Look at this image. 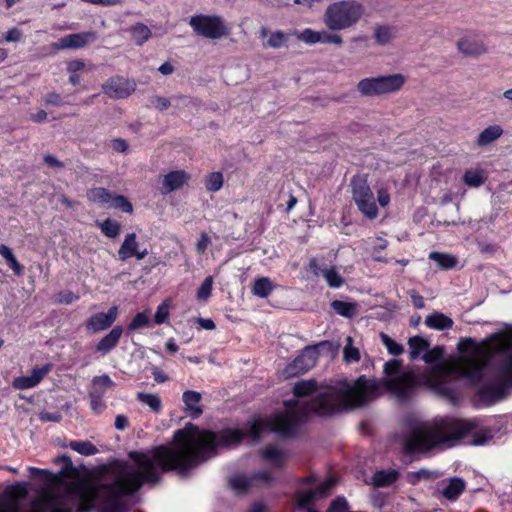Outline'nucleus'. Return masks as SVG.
I'll return each mask as SVG.
<instances>
[{
	"mask_svg": "<svg viewBox=\"0 0 512 512\" xmlns=\"http://www.w3.org/2000/svg\"><path fill=\"white\" fill-rule=\"evenodd\" d=\"M262 456L276 467H280L284 462L283 453L273 446L265 448L262 452Z\"/></svg>",
	"mask_w": 512,
	"mask_h": 512,
	"instance_id": "72a5a7b5",
	"label": "nucleus"
},
{
	"mask_svg": "<svg viewBox=\"0 0 512 512\" xmlns=\"http://www.w3.org/2000/svg\"><path fill=\"white\" fill-rule=\"evenodd\" d=\"M111 147L118 153H125L128 149V144L124 139H113L111 141Z\"/></svg>",
	"mask_w": 512,
	"mask_h": 512,
	"instance_id": "6e6d98bb",
	"label": "nucleus"
},
{
	"mask_svg": "<svg viewBox=\"0 0 512 512\" xmlns=\"http://www.w3.org/2000/svg\"><path fill=\"white\" fill-rule=\"evenodd\" d=\"M202 399V395L199 392L188 390L183 393L182 400L185 404V411L192 418H198L203 410L199 403Z\"/></svg>",
	"mask_w": 512,
	"mask_h": 512,
	"instance_id": "6ab92c4d",
	"label": "nucleus"
},
{
	"mask_svg": "<svg viewBox=\"0 0 512 512\" xmlns=\"http://www.w3.org/2000/svg\"><path fill=\"white\" fill-rule=\"evenodd\" d=\"M128 426V419L124 415H117L115 419V428L124 430Z\"/></svg>",
	"mask_w": 512,
	"mask_h": 512,
	"instance_id": "338daca9",
	"label": "nucleus"
},
{
	"mask_svg": "<svg viewBox=\"0 0 512 512\" xmlns=\"http://www.w3.org/2000/svg\"><path fill=\"white\" fill-rule=\"evenodd\" d=\"M108 208H117L126 213L132 212L133 209L132 204L122 195H113Z\"/></svg>",
	"mask_w": 512,
	"mask_h": 512,
	"instance_id": "4c0bfd02",
	"label": "nucleus"
},
{
	"mask_svg": "<svg viewBox=\"0 0 512 512\" xmlns=\"http://www.w3.org/2000/svg\"><path fill=\"white\" fill-rule=\"evenodd\" d=\"M93 34H68L58 44L62 49H78L93 41Z\"/></svg>",
	"mask_w": 512,
	"mask_h": 512,
	"instance_id": "aec40b11",
	"label": "nucleus"
},
{
	"mask_svg": "<svg viewBox=\"0 0 512 512\" xmlns=\"http://www.w3.org/2000/svg\"><path fill=\"white\" fill-rule=\"evenodd\" d=\"M43 160L51 168L62 169L64 167V164L53 155H45Z\"/></svg>",
	"mask_w": 512,
	"mask_h": 512,
	"instance_id": "bf43d9fd",
	"label": "nucleus"
},
{
	"mask_svg": "<svg viewBox=\"0 0 512 512\" xmlns=\"http://www.w3.org/2000/svg\"><path fill=\"white\" fill-rule=\"evenodd\" d=\"M152 374L154 376V379L158 383H164L168 381V376L160 369L154 367L152 370Z\"/></svg>",
	"mask_w": 512,
	"mask_h": 512,
	"instance_id": "0e129e2a",
	"label": "nucleus"
},
{
	"mask_svg": "<svg viewBox=\"0 0 512 512\" xmlns=\"http://www.w3.org/2000/svg\"><path fill=\"white\" fill-rule=\"evenodd\" d=\"M369 36L370 35H360V36L354 37L352 39L351 49L352 50H362V49L369 48L368 47Z\"/></svg>",
	"mask_w": 512,
	"mask_h": 512,
	"instance_id": "3c124183",
	"label": "nucleus"
},
{
	"mask_svg": "<svg viewBox=\"0 0 512 512\" xmlns=\"http://www.w3.org/2000/svg\"><path fill=\"white\" fill-rule=\"evenodd\" d=\"M443 353H444L443 348L440 346H436L429 351L428 350L425 351V354L423 355V360L426 363L436 362L442 358Z\"/></svg>",
	"mask_w": 512,
	"mask_h": 512,
	"instance_id": "a18cd8bd",
	"label": "nucleus"
},
{
	"mask_svg": "<svg viewBox=\"0 0 512 512\" xmlns=\"http://www.w3.org/2000/svg\"><path fill=\"white\" fill-rule=\"evenodd\" d=\"M409 295L411 297L412 303L417 309H422L425 306L424 299L421 295H419L415 290L409 291Z\"/></svg>",
	"mask_w": 512,
	"mask_h": 512,
	"instance_id": "052dcab7",
	"label": "nucleus"
},
{
	"mask_svg": "<svg viewBox=\"0 0 512 512\" xmlns=\"http://www.w3.org/2000/svg\"><path fill=\"white\" fill-rule=\"evenodd\" d=\"M320 272L330 287L338 288L343 285L344 279L339 275L335 268L324 269Z\"/></svg>",
	"mask_w": 512,
	"mask_h": 512,
	"instance_id": "c9c22d12",
	"label": "nucleus"
},
{
	"mask_svg": "<svg viewBox=\"0 0 512 512\" xmlns=\"http://www.w3.org/2000/svg\"><path fill=\"white\" fill-rule=\"evenodd\" d=\"M112 194L103 187H96L88 190L87 198L94 203H98L100 205L107 206L109 205Z\"/></svg>",
	"mask_w": 512,
	"mask_h": 512,
	"instance_id": "a878e982",
	"label": "nucleus"
},
{
	"mask_svg": "<svg viewBox=\"0 0 512 512\" xmlns=\"http://www.w3.org/2000/svg\"><path fill=\"white\" fill-rule=\"evenodd\" d=\"M113 386V381L107 375L95 377L92 381L93 395H102L107 389Z\"/></svg>",
	"mask_w": 512,
	"mask_h": 512,
	"instance_id": "473e14b6",
	"label": "nucleus"
},
{
	"mask_svg": "<svg viewBox=\"0 0 512 512\" xmlns=\"http://www.w3.org/2000/svg\"><path fill=\"white\" fill-rule=\"evenodd\" d=\"M211 240L210 237L206 233H201L200 239L196 244V250L199 254H204L207 247L210 245Z\"/></svg>",
	"mask_w": 512,
	"mask_h": 512,
	"instance_id": "5fc2aeb1",
	"label": "nucleus"
},
{
	"mask_svg": "<svg viewBox=\"0 0 512 512\" xmlns=\"http://www.w3.org/2000/svg\"><path fill=\"white\" fill-rule=\"evenodd\" d=\"M102 232L109 238H115L120 233V225L116 221L107 219L99 224Z\"/></svg>",
	"mask_w": 512,
	"mask_h": 512,
	"instance_id": "ea45409f",
	"label": "nucleus"
},
{
	"mask_svg": "<svg viewBox=\"0 0 512 512\" xmlns=\"http://www.w3.org/2000/svg\"><path fill=\"white\" fill-rule=\"evenodd\" d=\"M335 484L336 482L334 478L330 477L317 485L315 488H309L306 491H299L296 495V502L298 507L307 509V512H318L317 510L310 507V505L317 499L329 496Z\"/></svg>",
	"mask_w": 512,
	"mask_h": 512,
	"instance_id": "0eeeda50",
	"label": "nucleus"
},
{
	"mask_svg": "<svg viewBox=\"0 0 512 512\" xmlns=\"http://www.w3.org/2000/svg\"><path fill=\"white\" fill-rule=\"evenodd\" d=\"M398 475L394 469L378 471L373 475L372 483L375 487H386L394 483Z\"/></svg>",
	"mask_w": 512,
	"mask_h": 512,
	"instance_id": "b1692460",
	"label": "nucleus"
},
{
	"mask_svg": "<svg viewBox=\"0 0 512 512\" xmlns=\"http://www.w3.org/2000/svg\"><path fill=\"white\" fill-rule=\"evenodd\" d=\"M380 337H381L382 343L387 348L389 353H391L393 355H399L403 352V347L400 344L396 343L388 335L381 333Z\"/></svg>",
	"mask_w": 512,
	"mask_h": 512,
	"instance_id": "79ce46f5",
	"label": "nucleus"
},
{
	"mask_svg": "<svg viewBox=\"0 0 512 512\" xmlns=\"http://www.w3.org/2000/svg\"><path fill=\"white\" fill-rule=\"evenodd\" d=\"M405 83L406 77L395 73L364 78L357 83L356 89L361 96L377 97L398 92Z\"/></svg>",
	"mask_w": 512,
	"mask_h": 512,
	"instance_id": "39448f33",
	"label": "nucleus"
},
{
	"mask_svg": "<svg viewBox=\"0 0 512 512\" xmlns=\"http://www.w3.org/2000/svg\"><path fill=\"white\" fill-rule=\"evenodd\" d=\"M123 329L115 326L107 335H105L97 344L96 351L106 354L111 351L119 342Z\"/></svg>",
	"mask_w": 512,
	"mask_h": 512,
	"instance_id": "412c9836",
	"label": "nucleus"
},
{
	"mask_svg": "<svg viewBox=\"0 0 512 512\" xmlns=\"http://www.w3.org/2000/svg\"><path fill=\"white\" fill-rule=\"evenodd\" d=\"M149 322V314L148 313H138L133 318L129 325L130 330H137L148 324Z\"/></svg>",
	"mask_w": 512,
	"mask_h": 512,
	"instance_id": "de8ad7c7",
	"label": "nucleus"
},
{
	"mask_svg": "<svg viewBox=\"0 0 512 512\" xmlns=\"http://www.w3.org/2000/svg\"><path fill=\"white\" fill-rule=\"evenodd\" d=\"M297 41L306 44L322 43L323 36H330V34H295Z\"/></svg>",
	"mask_w": 512,
	"mask_h": 512,
	"instance_id": "09e8293b",
	"label": "nucleus"
},
{
	"mask_svg": "<svg viewBox=\"0 0 512 512\" xmlns=\"http://www.w3.org/2000/svg\"><path fill=\"white\" fill-rule=\"evenodd\" d=\"M198 324L201 326V328L206 330H213L215 329V324L211 319H203L199 318L197 320Z\"/></svg>",
	"mask_w": 512,
	"mask_h": 512,
	"instance_id": "774afa93",
	"label": "nucleus"
},
{
	"mask_svg": "<svg viewBox=\"0 0 512 512\" xmlns=\"http://www.w3.org/2000/svg\"><path fill=\"white\" fill-rule=\"evenodd\" d=\"M408 344L410 347V358L412 360L417 359L422 352H425L429 348L428 341L420 336L411 337Z\"/></svg>",
	"mask_w": 512,
	"mask_h": 512,
	"instance_id": "c85d7f7f",
	"label": "nucleus"
},
{
	"mask_svg": "<svg viewBox=\"0 0 512 512\" xmlns=\"http://www.w3.org/2000/svg\"><path fill=\"white\" fill-rule=\"evenodd\" d=\"M380 388L381 382L364 376L354 382L343 380L319 389L314 380L299 381L293 388L294 395L303 397L317 392L312 402L308 406L296 403L268 421H254L250 426L249 434L253 438H258L262 431L269 428L285 436L291 435L296 425L309 413L329 415L341 409L360 407L375 398Z\"/></svg>",
	"mask_w": 512,
	"mask_h": 512,
	"instance_id": "f03ea898",
	"label": "nucleus"
},
{
	"mask_svg": "<svg viewBox=\"0 0 512 512\" xmlns=\"http://www.w3.org/2000/svg\"><path fill=\"white\" fill-rule=\"evenodd\" d=\"M364 6L356 0H342L330 4L324 22L331 30H344L355 25L363 16Z\"/></svg>",
	"mask_w": 512,
	"mask_h": 512,
	"instance_id": "20e7f679",
	"label": "nucleus"
},
{
	"mask_svg": "<svg viewBox=\"0 0 512 512\" xmlns=\"http://www.w3.org/2000/svg\"><path fill=\"white\" fill-rule=\"evenodd\" d=\"M392 40V34H370L369 36V48H373L375 46H385L389 44Z\"/></svg>",
	"mask_w": 512,
	"mask_h": 512,
	"instance_id": "37998d69",
	"label": "nucleus"
},
{
	"mask_svg": "<svg viewBox=\"0 0 512 512\" xmlns=\"http://www.w3.org/2000/svg\"><path fill=\"white\" fill-rule=\"evenodd\" d=\"M147 255V248L140 249L135 233L127 234L118 250V256L121 261H126L131 257H136L138 260H142Z\"/></svg>",
	"mask_w": 512,
	"mask_h": 512,
	"instance_id": "ddd939ff",
	"label": "nucleus"
},
{
	"mask_svg": "<svg viewBox=\"0 0 512 512\" xmlns=\"http://www.w3.org/2000/svg\"><path fill=\"white\" fill-rule=\"evenodd\" d=\"M261 44L265 48H281L286 46L288 39L285 34H260Z\"/></svg>",
	"mask_w": 512,
	"mask_h": 512,
	"instance_id": "bb28decb",
	"label": "nucleus"
},
{
	"mask_svg": "<svg viewBox=\"0 0 512 512\" xmlns=\"http://www.w3.org/2000/svg\"><path fill=\"white\" fill-rule=\"evenodd\" d=\"M151 104L155 109L160 110V111H164V110L168 109L171 105L170 100L168 98L161 97V96L152 97Z\"/></svg>",
	"mask_w": 512,
	"mask_h": 512,
	"instance_id": "603ef678",
	"label": "nucleus"
},
{
	"mask_svg": "<svg viewBox=\"0 0 512 512\" xmlns=\"http://www.w3.org/2000/svg\"><path fill=\"white\" fill-rule=\"evenodd\" d=\"M86 67L85 63L81 60L70 61L67 65L69 73H77L78 71L84 70Z\"/></svg>",
	"mask_w": 512,
	"mask_h": 512,
	"instance_id": "13d9d810",
	"label": "nucleus"
},
{
	"mask_svg": "<svg viewBox=\"0 0 512 512\" xmlns=\"http://www.w3.org/2000/svg\"><path fill=\"white\" fill-rule=\"evenodd\" d=\"M170 305L168 301H164L157 309L155 314L156 324L164 323L169 317Z\"/></svg>",
	"mask_w": 512,
	"mask_h": 512,
	"instance_id": "49530a36",
	"label": "nucleus"
},
{
	"mask_svg": "<svg viewBox=\"0 0 512 512\" xmlns=\"http://www.w3.org/2000/svg\"><path fill=\"white\" fill-rule=\"evenodd\" d=\"M425 324L432 329L445 330L453 326V320L440 312H434L425 319Z\"/></svg>",
	"mask_w": 512,
	"mask_h": 512,
	"instance_id": "4be33fe9",
	"label": "nucleus"
},
{
	"mask_svg": "<svg viewBox=\"0 0 512 512\" xmlns=\"http://www.w3.org/2000/svg\"><path fill=\"white\" fill-rule=\"evenodd\" d=\"M272 480L273 477L269 472L261 471L256 473L251 478H247L243 475H236L230 479L229 484L236 493H243L252 487H262L268 485L272 482Z\"/></svg>",
	"mask_w": 512,
	"mask_h": 512,
	"instance_id": "9b49d317",
	"label": "nucleus"
},
{
	"mask_svg": "<svg viewBox=\"0 0 512 512\" xmlns=\"http://www.w3.org/2000/svg\"><path fill=\"white\" fill-rule=\"evenodd\" d=\"M0 255L3 258H5V260L7 261V264L15 272V274H17V275L22 274L23 268L20 265V263L17 261V259L15 258L14 254L12 253V250L8 246H6L4 244L0 245Z\"/></svg>",
	"mask_w": 512,
	"mask_h": 512,
	"instance_id": "7c9ffc66",
	"label": "nucleus"
},
{
	"mask_svg": "<svg viewBox=\"0 0 512 512\" xmlns=\"http://www.w3.org/2000/svg\"><path fill=\"white\" fill-rule=\"evenodd\" d=\"M243 436L240 430L227 429L215 434L186 424L174 433L170 446L130 452L133 463L121 466L112 483L100 486L87 478L67 481L75 478L77 471L69 457H58L55 462L63 464L58 473L31 468L32 474L42 475L45 481V487L31 503V512H70L66 504L70 496L78 497L81 512L90 510L98 498L102 499L105 512H125L120 500L122 496L136 493L145 483L155 484L160 479V472H185L194 468L211 457L217 447H232L240 443Z\"/></svg>",
	"mask_w": 512,
	"mask_h": 512,
	"instance_id": "f257e3e1",
	"label": "nucleus"
},
{
	"mask_svg": "<svg viewBox=\"0 0 512 512\" xmlns=\"http://www.w3.org/2000/svg\"><path fill=\"white\" fill-rule=\"evenodd\" d=\"M189 24L194 32H225L231 29L218 15H195L190 19Z\"/></svg>",
	"mask_w": 512,
	"mask_h": 512,
	"instance_id": "f8f14e48",
	"label": "nucleus"
},
{
	"mask_svg": "<svg viewBox=\"0 0 512 512\" xmlns=\"http://www.w3.org/2000/svg\"><path fill=\"white\" fill-rule=\"evenodd\" d=\"M318 351L316 347H307L301 354L283 370L285 378L296 377L305 373L316 365Z\"/></svg>",
	"mask_w": 512,
	"mask_h": 512,
	"instance_id": "6e6552de",
	"label": "nucleus"
},
{
	"mask_svg": "<svg viewBox=\"0 0 512 512\" xmlns=\"http://www.w3.org/2000/svg\"><path fill=\"white\" fill-rule=\"evenodd\" d=\"M48 372L49 368L47 366L41 368L36 367L32 370L30 375L15 378L12 382V387L17 390L33 388L41 382Z\"/></svg>",
	"mask_w": 512,
	"mask_h": 512,
	"instance_id": "dca6fc26",
	"label": "nucleus"
},
{
	"mask_svg": "<svg viewBox=\"0 0 512 512\" xmlns=\"http://www.w3.org/2000/svg\"><path fill=\"white\" fill-rule=\"evenodd\" d=\"M6 493L13 499L24 498L28 494L27 485L23 483H16L8 487Z\"/></svg>",
	"mask_w": 512,
	"mask_h": 512,
	"instance_id": "a19ab883",
	"label": "nucleus"
},
{
	"mask_svg": "<svg viewBox=\"0 0 512 512\" xmlns=\"http://www.w3.org/2000/svg\"><path fill=\"white\" fill-rule=\"evenodd\" d=\"M455 44L463 57L477 58L487 52V45L479 34H460Z\"/></svg>",
	"mask_w": 512,
	"mask_h": 512,
	"instance_id": "1a4fd4ad",
	"label": "nucleus"
},
{
	"mask_svg": "<svg viewBox=\"0 0 512 512\" xmlns=\"http://www.w3.org/2000/svg\"><path fill=\"white\" fill-rule=\"evenodd\" d=\"M471 436L473 445H481L487 441L483 430H476L471 421L458 419H441L422 423L416 426L405 441L408 453L425 452L434 447H451L461 439Z\"/></svg>",
	"mask_w": 512,
	"mask_h": 512,
	"instance_id": "7ed1b4c3",
	"label": "nucleus"
},
{
	"mask_svg": "<svg viewBox=\"0 0 512 512\" xmlns=\"http://www.w3.org/2000/svg\"><path fill=\"white\" fill-rule=\"evenodd\" d=\"M118 317V308L112 306L108 312H100L92 315L86 322V328L94 333L109 328Z\"/></svg>",
	"mask_w": 512,
	"mask_h": 512,
	"instance_id": "4468645a",
	"label": "nucleus"
},
{
	"mask_svg": "<svg viewBox=\"0 0 512 512\" xmlns=\"http://www.w3.org/2000/svg\"><path fill=\"white\" fill-rule=\"evenodd\" d=\"M503 134L504 130L501 125H489L478 134L475 139V145L480 148L487 147L501 138Z\"/></svg>",
	"mask_w": 512,
	"mask_h": 512,
	"instance_id": "a211bd4d",
	"label": "nucleus"
},
{
	"mask_svg": "<svg viewBox=\"0 0 512 512\" xmlns=\"http://www.w3.org/2000/svg\"><path fill=\"white\" fill-rule=\"evenodd\" d=\"M69 447L82 455H94L98 449L89 441H71Z\"/></svg>",
	"mask_w": 512,
	"mask_h": 512,
	"instance_id": "f704fd0d",
	"label": "nucleus"
},
{
	"mask_svg": "<svg viewBox=\"0 0 512 512\" xmlns=\"http://www.w3.org/2000/svg\"><path fill=\"white\" fill-rule=\"evenodd\" d=\"M212 285H213V277L208 276L204 280V282L202 283L201 287L199 288V290L197 292V299L201 300V301H206L211 295Z\"/></svg>",
	"mask_w": 512,
	"mask_h": 512,
	"instance_id": "c03bdc74",
	"label": "nucleus"
},
{
	"mask_svg": "<svg viewBox=\"0 0 512 512\" xmlns=\"http://www.w3.org/2000/svg\"><path fill=\"white\" fill-rule=\"evenodd\" d=\"M61 419V415L58 413H48V412H42L40 414V420L41 421H53L58 422Z\"/></svg>",
	"mask_w": 512,
	"mask_h": 512,
	"instance_id": "69168bd1",
	"label": "nucleus"
},
{
	"mask_svg": "<svg viewBox=\"0 0 512 512\" xmlns=\"http://www.w3.org/2000/svg\"><path fill=\"white\" fill-rule=\"evenodd\" d=\"M137 399L154 413H159L162 410V400L158 394L141 392L137 394Z\"/></svg>",
	"mask_w": 512,
	"mask_h": 512,
	"instance_id": "cd10ccee",
	"label": "nucleus"
},
{
	"mask_svg": "<svg viewBox=\"0 0 512 512\" xmlns=\"http://www.w3.org/2000/svg\"><path fill=\"white\" fill-rule=\"evenodd\" d=\"M273 289L272 283L267 277H262L255 280L252 291L254 295L265 298L267 297Z\"/></svg>",
	"mask_w": 512,
	"mask_h": 512,
	"instance_id": "2f4dec72",
	"label": "nucleus"
},
{
	"mask_svg": "<svg viewBox=\"0 0 512 512\" xmlns=\"http://www.w3.org/2000/svg\"><path fill=\"white\" fill-rule=\"evenodd\" d=\"M485 172L481 168H470L463 175V182L472 188H478L485 182Z\"/></svg>",
	"mask_w": 512,
	"mask_h": 512,
	"instance_id": "393cba45",
	"label": "nucleus"
},
{
	"mask_svg": "<svg viewBox=\"0 0 512 512\" xmlns=\"http://www.w3.org/2000/svg\"><path fill=\"white\" fill-rule=\"evenodd\" d=\"M331 307L338 315L345 318H352L358 313V304L356 302L334 300L331 302Z\"/></svg>",
	"mask_w": 512,
	"mask_h": 512,
	"instance_id": "5701e85b",
	"label": "nucleus"
},
{
	"mask_svg": "<svg viewBox=\"0 0 512 512\" xmlns=\"http://www.w3.org/2000/svg\"><path fill=\"white\" fill-rule=\"evenodd\" d=\"M29 119L36 123L45 122L47 119V113L44 110H38L36 113H31Z\"/></svg>",
	"mask_w": 512,
	"mask_h": 512,
	"instance_id": "680f3d73",
	"label": "nucleus"
},
{
	"mask_svg": "<svg viewBox=\"0 0 512 512\" xmlns=\"http://www.w3.org/2000/svg\"><path fill=\"white\" fill-rule=\"evenodd\" d=\"M190 180V174L185 170H174L163 175L161 193L168 194L181 189Z\"/></svg>",
	"mask_w": 512,
	"mask_h": 512,
	"instance_id": "2eb2a0df",
	"label": "nucleus"
},
{
	"mask_svg": "<svg viewBox=\"0 0 512 512\" xmlns=\"http://www.w3.org/2000/svg\"><path fill=\"white\" fill-rule=\"evenodd\" d=\"M352 199L359 211L368 219L373 220L378 216V208L374 194L367 181L361 177H354L351 181Z\"/></svg>",
	"mask_w": 512,
	"mask_h": 512,
	"instance_id": "423d86ee",
	"label": "nucleus"
},
{
	"mask_svg": "<svg viewBox=\"0 0 512 512\" xmlns=\"http://www.w3.org/2000/svg\"><path fill=\"white\" fill-rule=\"evenodd\" d=\"M223 185V175L220 172H212L206 178V189L211 192H216L221 189Z\"/></svg>",
	"mask_w": 512,
	"mask_h": 512,
	"instance_id": "58836bf2",
	"label": "nucleus"
},
{
	"mask_svg": "<svg viewBox=\"0 0 512 512\" xmlns=\"http://www.w3.org/2000/svg\"><path fill=\"white\" fill-rule=\"evenodd\" d=\"M344 360L348 363L358 362L360 360V352L358 348L353 346L352 337H347L346 345L343 349Z\"/></svg>",
	"mask_w": 512,
	"mask_h": 512,
	"instance_id": "e433bc0d",
	"label": "nucleus"
},
{
	"mask_svg": "<svg viewBox=\"0 0 512 512\" xmlns=\"http://www.w3.org/2000/svg\"><path fill=\"white\" fill-rule=\"evenodd\" d=\"M322 43L340 45L342 43V38L339 34H330V36L322 37Z\"/></svg>",
	"mask_w": 512,
	"mask_h": 512,
	"instance_id": "e2e57ef3",
	"label": "nucleus"
},
{
	"mask_svg": "<svg viewBox=\"0 0 512 512\" xmlns=\"http://www.w3.org/2000/svg\"><path fill=\"white\" fill-rule=\"evenodd\" d=\"M429 258L435 261L441 269H451L457 264L456 257L447 253L431 252Z\"/></svg>",
	"mask_w": 512,
	"mask_h": 512,
	"instance_id": "c756f323",
	"label": "nucleus"
},
{
	"mask_svg": "<svg viewBox=\"0 0 512 512\" xmlns=\"http://www.w3.org/2000/svg\"><path fill=\"white\" fill-rule=\"evenodd\" d=\"M136 89L134 80L121 76H114L102 85V91L109 98L124 99L129 97Z\"/></svg>",
	"mask_w": 512,
	"mask_h": 512,
	"instance_id": "9d476101",
	"label": "nucleus"
},
{
	"mask_svg": "<svg viewBox=\"0 0 512 512\" xmlns=\"http://www.w3.org/2000/svg\"><path fill=\"white\" fill-rule=\"evenodd\" d=\"M45 103L48 105H54V106H62L64 105V101L61 98L60 95L56 93H49L45 97Z\"/></svg>",
	"mask_w": 512,
	"mask_h": 512,
	"instance_id": "4d7b16f0",
	"label": "nucleus"
},
{
	"mask_svg": "<svg viewBox=\"0 0 512 512\" xmlns=\"http://www.w3.org/2000/svg\"><path fill=\"white\" fill-rule=\"evenodd\" d=\"M501 374L504 381L512 385V353L508 356L506 362L502 366Z\"/></svg>",
	"mask_w": 512,
	"mask_h": 512,
	"instance_id": "8fccbe9b",
	"label": "nucleus"
},
{
	"mask_svg": "<svg viewBox=\"0 0 512 512\" xmlns=\"http://www.w3.org/2000/svg\"><path fill=\"white\" fill-rule=\"evenodd\" d=\"M377 192V200L381 207H386L390 203V194L387 188L379 187L376 190Z\"/></svg>",
	"mask_w": 512,
	"mask_h": 512,
	"instance_id": "864d4df0",
	"label": "nucleus"
},
{
	"mask_svg": "<svg viewBox=\"0 0 512 512\" xmlns=\"http://www.w3.org/2000/svg\"><path fill=\"white\" fill-rule=\"evenodd\" d=\"M465 489V482L458 477L450 478L439 484L438 493L450 501L456 500Z\"/></svg>",
	"mask_w": 512,
	"mask_h": 512,
	"instance_id": "f3484780",
	"label": "nucleus"
}]
</instances>
